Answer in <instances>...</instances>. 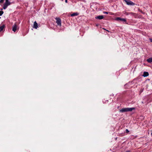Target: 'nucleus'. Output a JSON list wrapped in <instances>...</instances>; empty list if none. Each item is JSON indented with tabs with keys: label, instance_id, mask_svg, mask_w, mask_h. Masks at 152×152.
<instances>
[{
	"label": "nucleus",
	"instance_id": "1",
	"mask_svg": "<svg viewBox=\"0 0 152 152\" xmlns=\"http://www.w3.org/2000/svg\"><path fill=\"white\" fill-rule=\"evenodd\" d=\"M135 108L134 107L132 108H125L121 109L120 110V112H126L131 111L133 110H134Z\"/></svg>",
	"mask_w": 152,
	"mask_h": 152
},
{
	"label": "nucleus",
	"instance_id": "2",
	"mask_svg": "<svg viewBox=\"0 0 152 152\" xmlns=\"http://www.w3.org/2000/svg\"><path fill=\"white\" fill-rule=\"evenodd\" d=\"M11 4V3L9 1V0H5V2L4 4L3 8L4 9H6L8 6L10 5Z\"/></svg>",
	"mask_w": 152,
	"mask_h": 152
},
{
	"label": "nucleus",
	"instance_id": "3",
	"mask_svg": "<svg viewBox=\"0 0 152 152\" xmlns=\"http://www.w3.org/2000/svg\"><path fill=\"white\" fill-rule=\"evenodd\" d=\"M124 1L128 5H134L135 4L134 3L129 0H124Z\"/></svg>",
	"mask_w": 152,
	"mask_h": 152
},
{
	"label": "nucleus",
	"instance_id": "4",
	"mask_svg": "<svg viewBox=\"0 0 152 152\" xmlns=\"http://www.w3.org/2000/svg\"><path fill=\"white\" fill-rule=\"evenodd\" d=\"M56 22L58 25L59 26H61V21L60 18H56Z\"/></svg>",
	"mask_w": 152,
	"mask_h": 152
},
{
	"label": "nucleus",
	"instance_id": "5",
	"mask_svg": "<svg viewBox=\"0 0 152 152\" xmlns=\"http://www.w3.org/2000/svg\"><path fill=\"white\" fill-rule=\"evenodd\" d=\"M12 31L15 32L18 28V26L15 23L12 27Z\"/></svg>",
	"mask_w": 152,
	"mask_h": 152
},
{
	"label": "nucleus",
	"instance_id": "6",
	"mask_svg": "<svg viewBox=\"0 0 152 152\" xmlns=\"http://www.w3.org/2000/svg\"><path fill=\"white\" fill-rule=\"evenodd\" d=\"M117 20L122 21L124 22H126V20L125 19L121 18L119 17H118L116 18Z\"/></svg>",
	"mask_w": 152,
	"mask_h": 152
},
{
	"label": "nucleus",
	"instance_id": "7",
	"mask_svg": "<svg viewBox=\"0 0 152 152\" xmlns=\"http://www.w3.org/2000/svg\"><path fill=\"white\" fill-rule=\"evenodd\" d=\"M33 28L36 29L38 28V24L36 21L34 22Z\"/></svg>",
	"mask_w": 152,
	"mask_h": 152
},
{
	"label": "nucleus",
	"instance_id": "8",
	"mask_svg": "<svg viewBox=\"0 0 152 152\" xmlns=\"http://www.w3.org/2000/svg\"><path fill=\"white\" fill-rule=\"evenodd\" d=\"M103 18L104 16L103 15H99L96 17V18L100 20L102 19Z\"/></svg>",
	"mask_w": 152,
	"mask_h": 152
},
{
	"label": "nucleus",
	"instance_id": "9",
	"mask_svg": "<svg viewBox=\"0 0 152 152\" xmlns=\"http://www.w3.org/2000/svg\"><path fill=\"white\" fill-rule=\"evenodd\" d=\"M5 27V25H3L2 26H0V32H1L3 31Z\"/></svg>",
	"mask_w": 152,
	"mask_h": 152
},
{
	"label": "nucleus",
	"instance_id": "10",
	"mask_svg": "<svg viewBox=\"0 0 152 152\" xmlns=\"http://www.w3.org/2000/svg\"><path fill=\"white\" fill-rule=\"evenodd\" d=\"M149 75L148 73L147 72H144L143 73V76L144 77H146L148 76Z\"/></svg>",
	"mask_w": 152,
	"mask_h": 152
},
{
	"label": "nucleus",
	"instance_id": "11",
	"mask_svg": "<svg viewBox=\"0 0 152 152\" xmlns=\"http://www.w3.org/2000/svg\"><path fill=\"white\" fill-rule=\"evenodd\" d=\"M147 61L148 63H151L152 62V57L149 58L147 59Z\"/></svg>",
	"mask_w": 152,
	"mask_h": 152
},
{
	"label": "nucleus",
	"instance_id": "12",
	"mask_svg": "<svg viewBox=\"0 0 152 152\" xmlns=\"http://www.w3.org/2000/svg\"><path fill=\"white\" fill-rule=\"evenodd\" d=\"M77 13H74L71 15V16H77Z\"/></svg>",
	"mask_w": 152,
	"mask_h": 152
},
{
	"label": "nucleus",
	"instance_id": "13",
	"mask_svg": "<svg viewBox=\"0 0 152 152\" xmlns=\"http://www.w3.org/2000/svg\"><path fill=\"white\" fill-rule=\"evenodd\" d=\"M123 12L124 14H125L126 15H128L129 14V12H126V11H124Z\"/></svg>",
	"mask_w": 152,
	"mask_h": 152
},
{
	"label": "nucleus",
	"instance_id": "14",
	"mask_svg": "<svg viewBox=\"0 0 152 152\" xmlns=\"http://www.w3.org/2000/svg\"><path fill=\"white\" fill-rule=\"evenodd\" d=\"M129 15H130L132 16H135V14L133 12H129Z\"/></svg>",
	"mask_w": 152,
	"mask_h": 152
},
{
	"label": "nucleus",
	"instance_id": "15",
	"mask_svg": "<svg viewBox=\"0 0 152 152\" xmlns=\"http://www.w3.org/2000/svg\"><path fill=\"white\" fill-rule=\"evenodd\" d=\"M3 13L4 12L3 11H0V16L2 15L3 14Z\"/></svg>",
	"mask_w": 152,
	"mask_h": 152
},
{
	"label": "nucleus",
	"instance_id": "16",
	"mask_svg": "<svg viewBox=\"0 0 152 152\" xmlns=\"http://www.w3.org/2000/svg\"><path fill=\"white\" fill-rule=\"evenodd\" d=\"M143 88H141L140 90V93H141L143 91Z\"/></svg>",
	"mask_w": 152,
	"mask_h": 152
},
{
	"label": "nucleus",
	"instance_id": "17",
	"mask_svg": "<svg viewBox=\"0 0 152 152\" xmlns=\"http://www.w3.org/2000/svg\"><path fill=\"white\" fill-rule=\"evenodd\" d=\"M4 1V0H0V4L3 3Z\"/></svg>",
	"mask_w": 152,
	"mask_h": 152
},
{
	"label": "nucleus",
	"instance_id": "18",
	"mask_svg": "<svg viewBox=\"0 0 152 152\" xmlns=\"http://www.w3.org/2000/svg\"><path fill=\"white\" fill-rule=\"evenodd\" d=\"M126 133H128L129 132V131L128 130V129H126Z\"/></svg>",
	"mask_w": 152,
	"mask_h": 152
},
{
	"label": "nucleus",
	"instance_id": "19",
	"mask_svg": "<svg viewBox=\"0 0 152 152\" xmlns=\"http://www.w3.org/2000/svg\"><path fill=\"white\" fill-rule=\"evenodd\" d=\"M104 13H105V14H108V12H104Z\"/></svg>",
	"mask_w": 152,
	"mask_h": 152
},
{
	"label": "nucleus",
	"instance_id": "20",
	"mask_svg": "<svg viewBox=\"0 0 152 152\" xmlns=\"http://www.w3.org/2000/svg\"><path fill=\"white\" fill-rule=\"evenodd\" d=\"M150 41L152 42V38L150 39Z\"/></svg>",
	"mask_w": 152,
	"mask_h": 152
},
{
	"label": "nucleus",
	"instance_id": "21",
	"mask_svg": "<svg viewBox=\"0 0 152 152\" xmlns=\"http://www.w3.org/2000/svg\"><path fill=\"white\" fill-rule=\"evenodd\" d=\"M65 1L66 3H67V0H65Z\"/></svg>",
	"mask_w": 152,
	"mask_h": 152
},
{
	"label": "nucleus",
	"instance_id": "22",
	"mask_svg": "<svg viewBox=\"0 0 152 152\" xmlns=\"http://www.w3.org/2000/svg\"><path fill=\"white\" fill-rule=\"evenodd\" d=\"M126 152H130L129 151H127Z\"/></svg>",
	"mask_w": 152,
	"mask_h": 152
}]
</instances>
